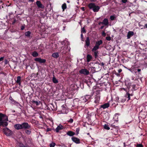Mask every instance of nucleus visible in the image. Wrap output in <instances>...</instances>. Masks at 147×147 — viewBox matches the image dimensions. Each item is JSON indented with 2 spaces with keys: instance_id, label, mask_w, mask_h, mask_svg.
Here are the masks:
<instances>
[{
  "instance_id": "f257e3e1",
  "label": "nucleus",
  "mask_w": 147,
  "mask_h": 147,
  "mask_svg": "<svg viewBox=\"0 0 147 147\" xmlns=\"http://www.w3.org/2000/svg\"><path fill=\"white\" fill-rule=\"evenodd\" d=\"M14 128L16 129H30L31 128V125L28 124L27 122H23L21 124H17L14 125Z\"/></svg>"
},
{
  "instance_id": "f03ea898",
  "label": "nucleus",
  "mask_w": 147,
  "mask_h": 147,
  "mask_svg": "<svg viewBox=\"0 0 147 147\" xmlns=\"http://www.w3.org/2000/svg\"><path fill=\"white\" fill-rule=\"evenodd\" d=\"M4 118L5 120L8 121L7 117L5 114L0 113V127H6L8 125V123L3 121Z\"/></svg>"
},
{
  "instance_id": "7ed1b4c3",
  "label": "nucleus",
  "mask_w": 147,
  "mask_h": 147,
  "mask_svg": "<svg viewBox=\"0 0 147 147\" xmlns=\"http://www.w3.org/2000/svg\"><path fill=\"white\" fill-rule=\"evenodd\" d=\"M93 91L94 94H96L94 97V103L96 104L94 105V107H96V106L98 105L100 100V91L99 90H96V92H94V90Z\"/></svg>"
},
{
  "instance_id": "20e7f679",
  "label": "nucleus",
  "mask_w": 147,
  "mask_h": 147,
  "mask_svg": "<svg viewBox=\"0 0 147 147\" xmlns=\"http://www.w3.org/2000/svg\"><path fill=\"white\" fill-rule=\"evenodd\" d=\"M3 132L7 136H10L12 134V131L7 127H5L3 129Z\"/></svg>"
},
{
  "instance_id": "39448f33",
  "label": "nucleus",
  "mask_w": 147,
  "mask_h": 147,
  "mask_svg": "<svg viewBox=\"0 0 147 147\" xmlns=\"http://www.w3.org/2000/svg\"><path fill=\"white\" fill-rule=\"evenodd\" d=\"M133 91L129 90L127 92L125 95V97L126 98H128L127 101L129 100L130 99V96H132L133 95Z\"/></svg>"
},
{
  "instance_id": "423d86ee",
  "label": "nucleus",
  "mask_w": 147,
  "mask_h": 147,
  "mask_svg": "<svg viewBox=\"0 0 147 147\" xmlns=\"http://www.w3.org/2000/svg\"><path fill=\"white\" fill-rule=\"evenodd\" d=\"M100 8L99 6L96 5L94 3H92V10L94 12H98Z\"/></svg>"
},
{
  "instance_id": "0eeeda50",
  "label": "nucleus",
  "mask_w": 147,
  "mask_h": 147,
  "mask_svg": "<svg viewBox=\"0 0 147 147\" xmlns=\"http://www.w3.org/2000/svg\"><path fill=\"white\" fill-rule=\"evenodd\" d=\"M80 74H83L84 75H87L89 74V71L86 69H82L79 71Z\"/></svg>"
},
{
  "instance_id": "6e6552de",
  "label": "nucleus",
  "mask_w": 147,
  "mask_h": 147,
  "mask_svg": "<svg viewBox=\"0 0 147 147\" xmlns=\"http://www.w3.org/2000/svg\"><path fill=\"white\" fill-rule=\"evenodd\" d=\"M35 61H37L40 63H44L46 62V60L45 59H42L40 58H36L34 59Z\"/></svg>"
},
{
  "instance_id": "1a4fd4ad",
  "label": "nucleus",
  "mask_w": 147,
  "mask_h": 147,
  "mask_svg": "<svg viewBox=\"0 0 147 147\" xmlns=\"http://www.w3.org/2000/svg\"><path fill=\"white\" fill-rule=\"evenodd\" d=\"M72 141L76 144H78L80 143V140L77 138L75 137H72L71 138Z\"/></svg>"
},
{
  "instance_id": "9d476101",
  "label": "nucleus",
  "mask_w": 147,
  "mask_h": 147,
  "mask_svg": "<svg viewBox=\"0 0 147 147\" xmlns=\"http://www.w3.org/2000/svg\"><path fill=\"white\" fill-rule=\"evenodd\" d=\"M36 4L39 8L43 9L44 6L41 3V2L39 1H37L36 2Z\"/></svg>"
},
{
  "instance_id": "9b49d317",
  "label": "nucleus",
  "mask_w": 147,
  "mask_h": 147,
  "mask_svg": "<svg viewBox=\"0 0 147 147\" xmlns=\"http://www.w3.org/2000/svg\"><path fill=\"white\" fill-rule=\"evenodd\" d=\"M64 128V127L61 124H59L58 125L57 128L55 129V131L57 133L59 132V131L62 129H63Z\"/></svg>"
},
{
  "instance_id": "f8f14e48",
  "label": "nucleus",
  "mask_w": 147,
  "mask_h": 147,
  "mask_svg": "<svg viewBox=\"0 0 147 147\" xmlns=\"http://www.w3.org/2000/svg\"><path fill=\"white\" fill-rule=\"evenodd\" d=\"M99 53L98 51H93L92 52V55L96 59H98Z\"/></svg>"
},
{
  "instance_id": "ddd939ff",
  "label": "nucleus",
  "mask_w": 147,
  "mask_h": 147,
  "mask_svg": "<svg viewBox=\"0 0 147 147\" xmlns=\"http://www.w3.org/2000/svg\"><path fill=\"white\" fill-rule=\"evenodd\" d=\"M134 34V32L133 31H129L127 33V39H129Z\"/></svg>"
},
{
  "instance_id": "4468645a",
  "label": "nucleus",
  "mask_w": 147,
  "mask_h": 147,
  "mask_svg": "<svg viewBox=\"0 0 147 147\" xmlns=\"http://www.w3.org/2000/svg\"><path fill=\"white\" fill-rule=\"evenodd\" d=\"M90 45V39L89 37H87L85 41V47L86 48V47H88Z\"/></svg>"
},
{
  "instance_id": "2eb2a0df",
  "label": "nucleus",
  "mask_w": 147,
  "mask_h": 147,
  "mask_svg": "<svg viewBox=\"0 0 147 147\" xmlns=\"http://www.w3.org/2000/svg\"><path fill=\"white\" fill-rule=\"evenodd\" d=\"M91 78H88V80H86V82L88 86L89 87H90L92 85V82H91Z\"/></svg>"
},
{
  "instance_id": "dca6fc26",
  "label": "nucleus",
  "mask_w": 147,
  "mask_h": 147,
  "mask_svg": "<svg viewBox=\"0 0 147 147\" xmlns=\"http://www.w3.org/2000/svg\"><path fill=\"white\" fill-rule=\"evenodd\" d=\"M109 106V104L108 103H106L105 104L101 105L100 106L101 108H102L103 109H105L108 108Z\"/></svg>"
},
{
  "instance_id": "f3484780",
  "label": "nucleus",
  "mask_w": 147,
  "mask_h": 147,
  "mask_svg": "<svg viewBox=\"0 0 147 147\" xmlns=\"http://www.w3.org/2000/svg\"><path fill=\"white\" fill-rule=\"evenodd\" d=\"M16 82L20 86H21V77L20 76H18L17 77V79L16 81Z\"/></svg>"
},
{
  "instance_id": "a211bd4d",
  "label": "nucleus",
  "mask_w": 147,
  "mask_h": 147,
  "mask_svg": "<svg viewBox=\"0 0 147 147\" xmlns=\"http://www.w3.org/2000/svg\"><path fill=\"white\" fill-rule=\"evenodd\" d=\"M102 24L105 25L106 26L108 25L109 24L108 20L107 18H105L103 21L101 22Z\"/></svg>"
},
{
  "instance_id": "6ab92c4d",
  "label": "nucleus",
  "mask_w": 147,
  "mask_h": 147,
  "mask_svg": "<svg viewBox=\"0 0 147 147\" xmlns=\"http://www.w3.org/2000/svg\"><path fill=\"white\" fill-rule=\"evenodd\" d=\"M75 133L71 131H69L67 132V134L70 136H72L75 134Z\"/></svg>"
},
{
  "instance_id": "aec40b11",
  "label": "nucleus",
  "mask_w": 147,
  "mask_h": 147,
  "mask_svg": "<svg viewBox=\"0 0 147 147\" xmlns=\"http://www.w3.org/2000/svg\"><path fill=\"white\" fill-rule=\"evenodd\" d=\"M31 33V32L29 31L26 32L25 33V36L28 38H29L30 37Z\"/></svg>"
},
{
  "instance_id": "412c9836",
  "label": "nucleus",
  "mask_w": 147,
  "mask_h": 147,
  "mask_svg": "<svg viewBox=\"0 0 147 147\" xmlns=\"http://www.w3.org/2000/svg\"><path fill=\"white\" fill-rule=\"evenodd\" d=\"M99 66L98 64L97 63L95 62L94 64L92 66V69H95L94 70L96 71V69L97 68V67H98Z\"/></svg>"
},
{
  "instance_id": "4be33fe9",
  "label": "nucleus",
  "mask_w": 147,
  "mask_h": 147,
  "mask_svg": "<svg viewBox=\"0 0 147 147\" xmlns=\"http://www.w3.org/2000/svg\"><path fill=\"white\" fill-rule=\"evenodd\" d=\"M86 59L88 62H89L92 59V56L89 54H88L86 57Z\"/></svg>"
},
{
  "instance_id": "5701e85b",
  "label": "nucleus",
  "mask_w": 147,
  "mask_h": 147,
  "mask_svg": "<svg viewBox=\"0 0 147 147\" xmlns=\"http://www.w3.org/2000/svg\"><path fill=\"white\" fill-rule=\"evenodd\" d=\"M52 56L54 58H57L59 57V54L58 53H53Z\"/></svg>"
},
{
  "instance_id": "b1692460",
  "label": "nucleus",
  "mask_w": 147,
  "mask_h": 147,
  "mask_svg": "<svg viewBox=\"0 0 147 147\" xmlns=\"http://www.w3.org/2000/svg\"><path fill=\"white\" fill-rule=\"evenodd\" d=\"M102 40H100L98 41H97L96 42L95 45L99 47V46L100 45H102Z\"/></svg>"
},
{
  "instance_id": "393cba45",
  "label": "nucleus",
  "mask_w": 147,
  "mask_h": 147,
  "mask_svg": "<svg viewBox=\"0 0 147 147\" xmlns=\"http://www.w3.org/2000/svg\"><path fill=\"white\" fill-rule=\"evenodd\" d=\"M32 55L34 57H37L38 54L37 52L36 51H34L32 53Z\"/></svg>"
},
{
  "instance_id": "a878e982",
  "label": "nucleus",
  "mask_w": 147,
  "mask_h": 147,
  "mask_svg": "<svg viewBox=\"0 0 147 147\" xmlns=\"http://www.w3.org/2000/svg\"><path fill=\"white\" fill-rule=\"evenodd\" d=\"M99 48V47L95 45V46L92 48V52L93 51H98V49Z\"/></svg>"
},
{
  "instance_id": "bb28decb",
  "label": "nucleus",
  "mask_w": 147,
  "mask_h": 147,
  "mask_svg": "<svg viewBox=\"0 0 147 147\" xmlns=\"http://www.w3.org/2000/svg\"><path fill=\"white\" fill-rule=\"evenodd\" d=\"M32 102L33 103L36 104V106L38 105L40 103V101L38 102L36 101H35L34 100H32Z\"/></svg>"
},
{
  "instance_id": "cd10ccee",
  "label": "nucleus",
  "mask_w": 147,
  "mask_h": 147,
  "mask_svg": "<svg viewBox=\"0 0 147 147\" xmlns=\"http://www.w3.org/2000/svg\"><path fill=\"white\" fill-rule=\"evenodd\" d=\"M141 69H136L135 73L136 74H137V73H138V76H139V74L141 75V73L140 72L141 71Z\"/></svg>"
},
{
  "instance_id": "c85d7f7f",
  "label": "nucleus",
  "mask_w": 147,
  "mask_h": 147,
  "mask_svg": "<svg viewBox=\"0 0 147 147\" xmlns=\"http://www.w3.org/2000/svg\"><path fill=\"white\" fill-rule=\"evenodd\" d=\"M90 96L89 95H86L84 96V98L85 99V100H86L87 101H88L90 100Z\"/></svg>"
},
{
  "instance_id": "c756f323",
  "label": "nucleus",
  "mask_w": 147,
  "mask_h": 147,
  "mask_svg": "<svg viewBox=\"0 0 147 147\" xmlns=\"http://www.w3.org/2000/svg\"><path fill=\"white\" fill-rule=\"evenodd\" d=\"M52 81L53 83L56 84L58 82V80L55 77L53 78Z\"/></svg>"
},
{
  "instance_id": "7c9ffc66",
  "label": "nucleus",
  "mask_w": 147,
  "mask_h": 147,
  "mask_svg": "<svg viewBox=\"0 0 147 147\" xmlns=\"http://www.w3.org/2000/svg\"><path fill=\"white\" fill-rule=\"evenodd\" d=\"M27 129H25V133L26 134H28V135H30L31 133V131L30 130V129H29V130H27Z\"/></svg>"
},
{
  "instance_id": "2f4dec72",
  "label": "nucleus",
  "mask_w": 147,
  "mask_h": 147,
  "mask_svg": "<svg viewBox=\"0 0 147 147\" xmlns=\"http://www.w3.org/2000/svg\"><path fill=\"white\" fill-rule=\"evenodd\" d=\"M67 8L66 4L65 3H64L62 6V8L63 10H64Z\"/></svg>"
},
{
  "instance_id": "473e14b6",
  "label": "nucleus",
  "mask_w": 147,
  "mask_h": 147,
  "mask_svg": "<svg viewBox=\"0 0 147 147\" xmlns=\"http://www.w3.org/2000/svg\"><path fill=\"white\" fill-rule=\"evenodd\" d=\"M95 74H93V75H92V76H95ZM93 78V77H92V79H93L95 82H96V81H99V80H100V79L98 78Z\"/></svg>"
},
{
  "instance_id": "72a5a7b5",
  "label": "nucleus",
  "mask_w": 147,
  "mask_h": 147,
  "mask_svg": "<svg viewBox=\"0 0 147 147\" xmlns=\"http://www.w3.org/2000/svg\"><path fill=\"white\" fill-rule=\"evenodd\" d=\"M104 128L106 129L109 130L110 128L109 127V125L107 124H105L104 126Z\"/></svg>"
},
{
  "instance_id": "f704fd0d",
  "label": "nucleus",
  "mask_w": 147,
  "mask_h": 147,
  "mask_svg": "<svg viewBox=\"0 0 147 147\" xmlns=\"http://www.w3.org/2000/svg\"><path fill=\"white\" fill-rule=\"evenodd\" d=\"M115 17L114 15L111 16L110 17V19L111 20L113 21L115 20Z\"/></svg>"
},
{
  "instance_id": "c9c22d12",
  "label": "nucleus",
  "mask_w": 147,
  "mask_h": 147,
  "mask_svg": "<svg viewBox=\"0 0 147 147\" xmlns=\"http://www.w3.org/2000/svg\"><path fill=\"white\" fill-rule=\"evenodd\" d=\"M81 32L82 33H85L86 31L84 27L82 28Z\"/></svg>"
},
{
  "instance_id": "e433bc0d",
  "label": "nucleus",
  "mask_w": 147,
  "mask_h": 147,
  "mask_svg": "<svg viewBox=\"0 0 147 147\" xmlns=\"http://www.w3.org/2000/svg\"><path fill=\"white\" fill-rule=\"evenodd\" d=\"M80 130V129L79 127L77 128L76 129V135H77L79 134Z\"/></svg>"
},
{
  "instance_id": "4c0bfd02",
  "label": "nucleus",
  "mask_w": 147,
  "mask_h": 147,
  "mask_svg": "<svg viewBox=\"0 0 147 147\" xmlns=\"http://www.w3.org/2000/svg\"><path fill=\"white\" fill-rule=\"evenodd\" d=\"M88 117H89V118H88V123L90 125H91L92 124V121L91 119H90V117L89 116Z\"/></svg>"
},
{
  "instance_id": "58836bf2",
  "label": "nucleus",
  "mask_w": 147,
  "mask_h": 147,
  "mask_svg": "<svg viewBox=\"0 0 147 147\" xmlns=\"http://www.w3.org/2000/svg\"><path fill=\"white\" fill-rule=\"evenodd\" d=\"M55 145V143H53L50 144V147H54Z\"/></svg>"
},
{
  "instance_id": "ea45409f",
  "label": "nucleus",
  "mask_w": 147,
  "mask_h": 147,
  "mask_svg": "<svg viewBox=\"0 0 147 147\" xmlns=\"http://www.w3.org/2000/svg\"><path fill=\"white\" fill-rule=\"evenodd\" d=\"M84 98V97H82L81 98V99L83 102H86L87 101L86 100H85V99Z\"/></svg>"
},
{
  "instance_id": "a19ab883",
  "label": "nucleus",
  "mask_w": 147,
  "mask_h": 147,
  "mask_svg": "<svg viewBox=\"0 0 147 147\" xmlns=\"http://www.w3.org/2000/svg\"><path fill=\"white\" fill-rule=\"evenodd\" d=\"M136 147H143V146L142 144H137L136 145Z\"/></svg>"
},
{
  "instance_id": "79ce46f5",
  "label": "nucleus",
  "mask_w": 147,
  "mask_h": 147,
  "mask_svg": "<svg viewBox=\"0 0 147 147\" xmlns=\"http://www.w3.org/2000/svg\"><path fill=\"white\" fill-rule=\"evenodd\" d=\"M73 122V119L72 118L70 119L69 121H68V122L69 123H72Z\"/></svg>"
},
{
  "instance_id": "37998d69",
  "label": "nucleus",
  "mask_w": 147,
  "mask_h": 147,
  "mask_svg": "<svg viewBox=\"0 0 147 147\" xmlns=\"http://www.w3.org/2000/svg\"><path fill=\"white\" fill-rule=\"evenodd\" d=\"M28 144H31L32 143V140L30 138H28Z\"/></svg>"
},
{
  "instance_id": "c03bdc74",
  "label": "nucleus",
  "mask_w": 147,
  "mask_h": 147,
  "mask_svg": "<svg viewBox=\"0 0 147 147\" xmlns=\"http://www.w3.org/2000/svg\"><path fill=\"white\" fill-rule=\"evenodd\" d=\"M88 7L90 9H92V3H90L88 5Z\"/></svg>"
},
{
  "instance_id": "a18cd8bd",
  "label": "nucleus",
  "mask_w": 147,
  "mask_h": 147,
  "mask_svg": "<svg viewBox=\"0 0 147 147\" xmlns=\"http://www.w3.org/2000/svg\"><path fill=\"white\" fill-rule=\"evenodd\" d=\"M106 38L107 40L108 41H110L111 39V37L110 36L106 37Z\"/></svg>"
},
{
  "instance_id": "49530a36",
  "label": "nucleus",
  "mask_w": 147,
  "mask_h": 147,
  "mask_svg": "<svg viewBox=\"0 0 147 147\" xmlns=\"http://www.w3.org/2000/svg\"><path fill=\"white\" fill-rule=\"evenodd\" d=\"M102 35L103 36H105L106 35V33L104 31L102 32Z\"/></svg>"
},
{
  "instance_id": "de8ad7c7",
  "label": "nucleus",
  "mask_w": 147,
  "mask_h": 147,
  "mask_svg": "<svg viewBox=\"0 0 147 147\" xmlns=\"http://www.w3.org/2000/svg\"><path fill=\"white\" fill-rule=\"evenodd\" d=\"M122 2L123 3H126V2H128L127 0H121Z\"/></svg>"
},
{
  "instance_id": "09e8293b",
  "label": "nucleus",
  "mask_w": 147,
  "mask_h": 147,
  "mask_svg": "<svg viewBox=\"0 0 147 147\" xmlns=\"http://www.w3.org/2000/svg\"><path fill=\"white\" fill-rule=\"evenodd\" d=\"M25 26L24 25H22L21 26V29L22 30H23L25 28Z\"/></svg>"
},
{
  "instance_id": "8fccbe9b",
  "label": "nucleus",
  "mask_w": 147,
  "mask_h": 147,
  "mask_svg": "<svg viewBox=\"0 0 147 147\" xmlns=\"http://www.w3.org/2000/svg\"><path fill=\"white\" fill-rule=\"evenodd\" d=\"M16 22V19L15 18H14L13 19V21L12 22V24H14Z\"/></svg>"
},
{
  "instance_id": "3c124183",
  "label": "nucleus",
  "mask_w": 147,
  "mask_h": 147,
  "mask_svg": "<svg viewBox=\"0 0 147 147\" xmlns=\"http://www.w3.org/2000/svg\"><path fill=\"white\" fill-rule=\"evenodd\" d=\"M4 63L5 64H7L8 63V61L7 59H5L4 60Z\"/></svg>"
},
{
  "instance_id": "603ef678",
  "label": "nucleus",
  "mask_w": 147,
  "mask_h": 147,
  "mask_svg": "<svg viewBox=\"0 0 147 147\" xmlns=\"http://www.w3.org/2000/svg\"><path fill=\"white\" fill-rule=\"evenodd\" d=\"M4 57L0 58V61H3L4 59Z\"/></svg>"
},
{
  "instance_id": "864d4df0",
  "label": "nucleus",
  "mask_w": 147,
  "mask_h": 147,
  "mask_svg": "<svg viewBox=\"0 0 147 147\" xmlns=\"http://www.w3.org/2000/svg\"><path fill=\"white\" fill-rule=\"evenodd\" d=\"M144 28L146 29L147 30V23L144 25Z\"/></svg>"
},
{
  "instance_id": "5fc2aeb1",
  "label": "nucleus",
  "mask_w": 147,
  "mask_h": 147,
  "mask_svg": "<svg viewBox=\"0 0 147 147\" xmlns=\"http://www.w3.org/2000/svg\"><path fill=\"white\" fill-rule=\"evenodd\" d=\"M122 71V69H119L118 70V72L119 73H121Z\"/></svg>"
},
{
  "instance_id": "6e6d98bb",
  "label": "nucleus",
  "mask_w": 147,
  "mask_h": 147,
  "mask_svg": "<svg viewBox=\"0 0 147 147\" xmlns=\"http://www.w3.org/2000/svg\"><path fill=\"white\" fill-rule=\"evenodd\" d=\"M115 74L116 76H120V74L116 72Z\"/></svg>"
},
{
  "instance_id": "4d7b16f0",
  "label": "nucleus",
  "mask_w": 147,
  "mask_h": 147,
  "mask_svg": "<svg viewBox=\"0 0 147 147\" xmlns=\"http://www.w3.org/2000/svg\"><path fill=\"white\" fill-rule=\"evenodd\" d=\"M131 4V3H128V4H127V5L128 6H130V4Z\"/></svg>"
},
{
  "instance_id": "13d9d810",
  "label": "nucleus",
  "mask_w": 147,
  "mask_h": 147,
  "mask_svg": "<svg viewBox=\"0 0 147 147\" xmlns=\"http://www.w3.org/2000/svg\"><path fill=\"white\" fill-rule=\"evenodd\" d=\"M81 9L83 11H84L85 10V8L84 7H82Z\"/></svg>"
},
{
  "instance_id": "bf43d9fd",
  "label": "nucleus",
  "mask_w": 147,
  "mask_h": 147,
  "mask_svg": "<svg viewBox=\"0 0 147 147\" xmlns=\"http://www.w3.org/2000/svg\"><path fill=\"white\" fill-rule=\"evenodd\" d=\"M81 38H83V35L82 33H81Z\"/></svg>"
},
{
  "instance_id": "052dcab7",
  "label": "nucleus",
  "mask_w": 147,
  "mask_h": 147,
  "mask_svg": "<svg viewBox=\"0 0 147 147\" xmlns=\"http://www.w3.org/2000/svg\"><path fill=\"white\" fill-rule=\"evenodd\" d=\"M104 27V26H101L100 28L101 29H102Z\"/></svg>"
},
{
  "instance_id": "680f3d73",
  "label": "nucleus",
  "mask_w": 147,
  "mask_h": 147,
  "mask_svg": "<svg viewBox=\"0 0 147 147\" xmlns=\"http://www.w3.org/2000/svg\"><path fill=\"white\" fill-rule=\"evenodd\" d=\"M34 0H29V1H30V2H34Z\"/></svg>"
},
{
  "instance_id": "e2e57ef3",
  "label": "nucleus",
  "mask_w": 147,
  "mask_h": 147,
  "mask_svg": "<svg viewBox=\"0 0 147 147\" xmlns=\"http://www.w3.org/2000/svg\"><path fill=\"white\" fill-rule=\"evenodd\" d=\"M52 109L53 111H55L56 110V109H53L52 108Z\"/></svg>"
},
{
  "instance_id": "0e129e2a",
  "label": "nucleus",
  "mask_w": 147,
  "mask_h": 147,
  "mask_svg": "<svg viewBox=\"0 0 147 147\" xmlns=\"http://www.w3.org/2000/svg\"><path fill=\"white\" fill-rule=\"evenodd\" d=\"M50 130L49 129V128H48L47 129V131H50Z\"/></svg>"
},
{
  "instance_id": "69168bd1",
  "label": "nucleus",
  "mask_w": 147,
  "mask_h": 147,
  "mask_svg": "<svg viewBox=\"0 0 147 147\" xmlns=\"http://www.w3.org/2000/svg\"><path fill=\"white\" fill-rule=\"evenodd\" d=\"M62 107H63V108H65V106L64 105H63L62 106Z\"/></svg>"
},
{
  "instance_id": "338daca9",
  "label": "nucleus",
  "mask_w": 147,
  "mask_h": 147,
  "mask_svg": "<svg viewBox=\"0 0 147 147\" xmlns=\"http://www.w3.org/2000/svg\"><path fill=\"white\" fill-rule=\"evenodd\" d=\"M101 24V22H99V23H98L99 25H100V24Z\"/></svg>"
},
{
  "instance_id": "774afa93",
  "label": "nucleus",
  "mask_w": 147,
  "mask_h": 147,
  "mask_svg": "<svg viewBox=\"0 0 147 147\" xmlns=\"http://www.w3.org/2000/svg\"><path fill=\"white\" fill-rule=\"evenodd\" d=\"M22 147H27L26 146H25L23 145V146H22Z\"/></svg>"
}]
</instances>
